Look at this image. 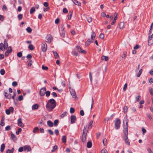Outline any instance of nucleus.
<instances>
[{
	"label": "nucleus",
	"mask_w": 153,
	"mask_h": 153,
	"mask_svg": "<svg viewBox=\"0 0 153 153\" xmlns=\"http://www.w3.org/2000/svg\"><path fill=\"white\" fill-rule=\"evenodd\" d=\"M128 120L127 117V116L126 115L123 120V124L124 125L125 123L126 126H124V135L123 137V139L124 140L125 143L127 145L129 146L130 145V143L128 137Z\"/></svg>",
	"instance_id": "obj_1"
},
{
	"label": "nucleus",
	"mask_w": 153,
	"mask_h": 153,
	"mask_svg": "<svg viewBox=\"0 0 153 153\" xmlns=\"http://www.w3.org/2000/svg\"><path fill=\"white\" fill-rule=\"evenodd\" d=\"M56 105L55 100L53 99H51L48 100L46 107L48 110L51 111L55 108Z\"/></svg>",
	"instance_id": "obj_2"
},
{
	"label": "nucleus",
	"mask_w": 153,
	"mask_h": 153,
	"mask_svg": "<svg viewBox=\"0 0 153 153\" xmlns=\"http://www.w3.org/2000/svg\"><path fill=\"white\" fill-rule=\"evenodd\" d=\"M87 128V126H85L83 129L82 136L81 139V140L83 142H84L85 141L86 137L88 132V129Z\"/></svg>",
	"instance_id": "obj_3"
},
{
	"label": "nucleus",
	"mask_w": 153,
	"mask_h": 153,
	"mask_svg": "<svg viewBox=\"0 0 153 153\" xmlns=\"http://www.w3.org/2000/svg\"><path fill=\"white\" fill-rule=\"evenodd\" d=\"M121 123L120 120L118 119H117L115 122L114 127L116 129H118L120 127V124Z\"/></svg>",
	"instance_id": "obj_4"
},
{
	"label": "nucleus",
	"mask_w": 153,
	"mask_h": 153,
	"mask_svg": "<svg viewBox=\"0 0 153 153\" xmlns=\"http://www.w3.org/2000/svg\"><path fill=\"white\" fill-rule=\"evenodd\" d=\"M70 92L71 95L74 98L76 97V95L75 90L71 88V87H69Z\"/></svg>",
	"instance_id": "obj_5"
},
{
	"label": "nucleus",
	"mask_w": 153,
	"mask_h": 153,
	"mask_svg": "<svg viewBox=\"0 0 153 153\" xmlns=\"http://www.w3.org/2000/svg\"><path fill=\"white\" fill-rule=\"evenodd\" d=\"M47 48V45L45 42H43L42 44V50L43 52L46 51Z\"/></svg>",
	"instance_id": "obj_6"
},
{
	"label": "nucleus",
	"mask_w": 153,
	"mask_h": 153,
	"mask_svg": "<svg viewBox=\"0 0 153 153\" xmlns=\"http://www.w3.org/2000/svg\"><path fill=\"white\" fill-rule=\"evenodd\" d=\"M153 43V33L149 36L148 45H151Z\"/></svg>",
	"instance_id": "obj_7"
},
{
	"label": "nucleus",
	"mask_w": 153,
	"mask_h": 153,
	"mask_svg": "<svg viewBox=\"0 0 153 153\" xmlns=\"http://www.w3.org/2000/svg\"><path fill=\"white\" fill-rule=\"evenodd\" d=\"M76 48H77V50L79 53L83 54H85L86 53V51L82 49L79 46H77Z\"/></svg>",
	"instance_id": "obj_8"
},
{
	"label": "nucleus",
	"mask_w": 153,
	"mask_h": 153,
	"mask_svg": "<svg viewBox=\"0 0 153 153\" xmlns=\"http://www.w3.org/2000/svg\"><path fill=\"white\" fill-rule=\"evenodd\" d=\"M46 91V88L43 87L42 88L40 91L39 94L41 96H42L45 95Z\"/></svg>",
	"instance_id": "obj_9"
},
{
	"label": "nucleus",
	"mask_w": 153,
	"mask_h": 153,
	"mask_svg": "<svg viewBox=\"0 0 153 153\" xmlns=\"http://www.w3.org/2000/svg\"><path fill=\"white\" fill-rule=\"evenodd\" d=\"M52 40V36L50 35H48L46 37V42H47L50 43Z\"/></svg>",
	"instance_id": "obj_10"
},
{
	"label": "nucleus",
	"mask_w": 153,
	"mask_h": 153,
	"mask_svg": "<svg viewBox=\"0 0 153 153\" xmlns=\"http://www.w3.org/2000/svg\"><path fill=\"white\" fill-rule=\"evenodd\" d=\"M71 124H73L75 122L76 120V117L75 115H72L71 117Z\"/></svg>",
	"instance_id": "obj_11"
},
{
	"label": "nucleus",
	"mask_w": 153,
	"mask_h": 153,
	"mask_svg": "<svg viewBox=\"0 0 153 153\" xmlns=\"http://www.w3.org/2000/svg\"><path fill=\"white\" fill-rule=\"evenodd\" d=\"M18 125L20 127H23L24 126L23 123L22 122V119L19 118L18 120Z\"/></svg>",
	"instance_id": "obj_12"
},
{
	"label": "nucleus",
	"mask_w": 153,
	"mask_h": 153,
	"mask_svg": "<svg viewBox=\"0 0 153 153\" xmlns=\"http://www.w3.org/2000/svg\"><path fill=\"white\" fill-rule=\"evenodd\" d=\"M31 150L30 147L28 146H25L24 147V151H27V152H29Z\"/></svg>",
	"instance_id": "obj_13"
},
{
	"label": "nucleus",
	"mask_w": 153,
	"mask_h": 153,
	"mask_svg": "<svg viewBox=\"0 0 153 153\" xmlns=\"http://www.w3.org/2000/svg\"><path fill=\"white\" fill-rule=\"evenodd\" d=\"M95 36H96V34L95 33H94V32L92 31V33H91V39H90V40L91 41H92V42H93L94 39V38L95 37Z\"/></svg>",
	"instance_id": "obj_14"
},
{
	"label": "nucleus",
	"mask_w": 153,
	"mask_h": 153,
	"mask_svg": "<svg viewBox=\"0 0 153 153\" xmlns=\"http://www.w3.org/2000/svg\"><path fill=\"white\" fill-rule=\"evenodd\" d=\"M62 31L61 33V36L62 37H64L65 36V31L64 30V28L63 26H62L61 27Z\"/></svg>",
	"instance_id": "obj_15"
},
{
	"label": "nucleus",
	"mask_w": 153,
	"mask_h": 153,
	"mask_svg": "<svg viewBox=\"0 0 153 153\" xmlns=\"http://www.w3.org/2000/svg\"><path fill=\"white\" fill-rule=\"evenodd\" d=\"M5 97L7 99H10L11 98V94H8L6 92H4Z\"/></svg>",
	"instance_id": "obj_16"
},
{
	"label": "nucleus",
	"mask_w": 153,
	"mask_h": 153,
	"mask_svg": "<svg viewBox=\"0 0 153 153\" xmlns=\"http://www.w3.org/2000/svg\"><path fill=\"white\" fill-rule=\"evenodd\" d=\"M73 3L76 5H77L78 6H80L81 5V3L80 2H79L76 0H73Z\"/></svg>",
	"instance_id": "obj_17"
},
{
	"label": "nucleus",
	"mask_w": 153,
	"mask_h": 153,
	"mask_svg": "<svg viewBox=\"0 0 153 153\" xmlns=\"http://www.w3.org/2000/svg\"><path fill=\"white\" fill-rule=\"evenodd\" d=\"M39 107V105L38 104H36L33 105L32 107V109L33 110L37 109Z\"/></svg>",
	"instance_id": "obj_18"
},
{
	"label": "nucleus",
	"mask_w": 153,
	"mask_h": 153,
	"mask_svg": "<svg viewBox=\"0 0 153 153\" xmlns=\"http://www.w3.org/2000/svg\"><path fill=\"white\" fill-rule=\"evenodd\" d=\"M53 52L55 59H57L59 58V55L56 51H53Z\"/></svg>",
	"instance_id": "obj_19"
},
{
	"label": "nucleus",
	"mask_w": 153,
	"mask_h": 153,
	"mask_svg": "<svg viewBox=\"0 0 153 153\" xmlns=\"http://www.w3.org/2000/svg\"><path fill=\"white\" fill-rule=\"evenodd\" d=\"M4 49H7L8 47V43L6 39L4 40Z\"/></svg>",
	"instance_id": "obj_20"
},
{
	"label": "nucleus",
	"mask_w": 153,
	"mask_h": 153,
	"mask_svg": "<svg viewBox=\"0 0 153 153\" xmlns=\"http://www.w3.org/2000/svg\"><path fill=\"white\" fill-rule=\"evenodd\" d=\"M124 23L123 22H121L119 24V28L120 29L123 28L124 27Z\"/></svg>",
	"instance_id": "obj_21"
},
{
	"label": "nucleus",
	"mask_w": 153,
	"mask_h": 153,
	"mask_svg": "<svg viewBox=\"0 0 153 153\" xmlns=\"http://www.w3.org/2000/svg\"><path fill=\"white\" fill-rule=\"evenodd\" d=\"M101 59L102 60H105L106 61H107L108 60V56H102L101 57Z\"/></svg>",
	"instance_id": "obj_22"
},
{
	"label": "nucleus",
	"mask_w": 153,
	"mask_h": 153,
	"mask_svg": "<svg viewBox=\"0 0 153 153\" xmlns=\"http://www.w3.org/2000/svg\"><path fill=\"white\" fill-rule=\"evenodd\" d=\"M47 124L50 127H52L53 126V123L50 120L47 121Z\"/></svg>",
	"instance_id": "obj_23"
},
{
	"label": "nucleus",
	"mask_w": 153,
	"mask_h": 153,
	"mask_svg": "<svg viewBox=\"0 0 153 153\" xmlns=\"http://www.w3.org/2000/svg\"><path fill=\"white\" fill-rule=\"evenodd\" d=\"M5 147V145L4 144H2L0 148V151L1 152H3Z\"/></svg>",
	"instance_id": "obj_24"
},
{
	"label": "nucleus",
	"mask_w": 153,
	"mask_h": 153,
	"mask_svg": "<svg viewBox=\"0 0 153 153\" xmlns=\"http://www.w3.org/2000/svg\"><path fill=\"white\" fill-rule=\"evenodd\" d=\"M92 42V41L90 40V39H88L85 42V45L86 46H88L89 45L90 43Z\"/></svg>",
	"instance_id": "obj_25"
},
{
	"label": "nucleus",
	"mask_w": 153,
	"mask_h": 153,
	"mask_svg": "<svg viewBox=\"0 0 153 153\" xmlns=\"http://www.w3.org/2000/svg\"><path fill=\"white\" fill-rule=\"evenodd\" d=\"M0 50L3 51L5 50L4 49V44L2 43L0 44Z\"/></svg>",
	"instance_id": "obj_26"
},
{
	"label": "nucleus",
	"mask_w": 153,
	"mask_h": 153,
	"mask_svg": "<svg viewBox=\"0 0 153 153\" xmlns=\"http://www.w3.org/2000/svg\"><path fill=\"white\" fill-rule=\"evenodd\" d=\"M62 141L63 143H65L66 142V137L65 136H63L62 137Z\"/></svg>",
	"instance_id": "obj_27"
},
{
	"label": "nucleus",
	"mask_w": 153,
	"mask_h": 153,
	"mask_svg": "<svg viewBox=\"0 0 153 153\" xmlns=\"http://www.w3.org/2000/svg\"><path fill=\"white\" fill-rule=\"evenodd\" d=\"M92 144L91 141H88L87 143V146L88 148H90L92 146Z\"/></svg>",
	"instance_id": "obj_28"
},
{
	"label": "nucleus",
	"mask_w": 153,
	"mask_h": 153,
	"mask_svg": "<svg viewBox=\"0 0 153 153\" xmlns=\"http://www.w3.org/2000/svg\"><path fill=\"white\" fill-rule=\"evenodd\" d=\"M14 150L13 148H12L11 150L8 149L6 151V153H13Z\"/></svg>",
	"instance_id": "obj_29"
},
{
	"label": "nucleus",
	"mask_w": 153,
	"mask_h": 153,
	"mask_svg": "<svg viewBox=\"0 0 153 153\" xmlns=\"http://www.w3.org/2000/svg\"><path fill=\"white\" fill-rule=\"evenodd\" d=\"M35 11V9L34 7H32L30 10V13L31 14L33 13Z\"/></svg>",
	"instance_id": "obj_30"
},
{
	"label": "nucleus",
	"mask_w": 153,
	"mask_h": 153,
	"mask_svg": "<svg viewBox=\"0 0 153 153\" xmlns=\"http://www.w3.org/2000/svg\"><path fill=\"white\" fill-rule=\"evenodd\" d=\"M72 11H71L69 12V13L68 14V19L69 20L71 19L72 15Z\"/></svg>",
	"instance_id": "obj_31"
},
{
	"label": "nucleus",
	"mask_w": 153,
	"mask_h": 153,
	"mask_svg": "<svg viewBox=\"0 0 153 153\" xmlns=\"http://www.w3.org/2000/svg\"><path fill=\"white\" fill-rule=\"evenodd\" d=\"M11 137L12 138L13 140H16V138L15 135L13 133L11 134Z\"/></svg>",
	"instance_id": "obj_32"
},
{
	"label": "nucleus",
	"mask_w": 153,
	"mask_h": 153,
	"mask_svg": "<svg viewBox=\"0 0 153 153\" xmlns=\"http://www.w3.org/2000/svg\"><path fill=\"white\" fill-rule=\"evenodd\" d=\"M39 129V128L36 127H35V128H34L33 130V132L35 133H36L37 131H38V130Z\"/></svg>",
	"instance_id": "obj_33"
},
{
	"label": "nucleus",
	"mask_w": 153,
	"mask_h": 153,
	"mask_svg": "<svg viewBox=\"0 0 153 153\" xmlns=\"http://www.w3.org/2000/svg\"><path fill=\"white\" fill-rule=\"evenodd\" d=\"M59 123V120H54L53 124V125L54 126H57Z\"/></svg>",
	"instance_id": "obj_34"
},
{
	"label": "nucleus",
	"mask_w": 153,
	"mask_h": 153,
	"mask_svg": "<svg viewBox=\"0 0 153 153\" xmlns=\"http://www.w3.org/2000/svg\"><path fill=\"white\" fill-rule=\"evenodd\" d=\"M27 31L29 33H31L32 32V30L30 27H28L26 29Z\"/></svg>",
	"instance_id": "obj_35"
},
{
	"label": "nucleus",
	"mask_w": 153,
	"mask_h": 153,
	"mask_svg": "<svg viewBox=\"0 0 153 153\" xmlns=\"http://www.w3.org/2000/svg\"><path fill=\"white\" fill-rule=\"evenodd\" d=\"M28 48L31 51L33 50L34 49L33 45L32 44H30L28 47Z\"/></svg>",
	"instance_id": "obj_36"
},
{
	"label": "nucleus",
	"mask_w": 153,
	"mask_h": 153,
	"mask_svg": "<svg viewBox=\"0 0 153 153\" xmlns=\"http://www.w3.org/2000/svg\"><path fill=\"white\" fill-rule=\"evenodd\" d=\"M42 69L43 70L47 71L48 69V68L47 66H45L44 65H42Z\"/></svg>",
	"instance_id": "obj_37"
},
{
	"label": "nucleus",
	"mask_w": 153,
	"mask_h": 153,
	"mask_svg": "<svg viewBox=\"0 0 153 153\" xmlns=\"http://www.w3.org/2000/svg\"><path fill=\"white\" fill-rule=\"evenodd\" d=\"M67 112L66 111H65L61 114L60 117L62 118L64 117L65 116L67 115Z\"/></svg>",
	"instance_id": "obj_38"
},
{
	"label": "nucleus",
	"mask_w": 153,
	"mask_h": 153,
	"mask_svg": "<svg viewBox=\"0 0 153 153\" xmlns=\"http://www.w3.org/2000/svg\"><path fill=\"white\" fill-rule=\"evenodd\" d=\"M93 123V121L91 120V121L89 123V126H88V128H92V124Z\"/></svg>",
	"instance_id": "obj_39"
},
{
	"label": "nucleus",
	"mask_w": 153,
	"mask_h": 153,
	"mask_svg": "<svg viewBox=\"0 0 153 153\" xmlns=\"http://www.w3.org/2000/svg\"><path fill=\"white\" fill-rule=\"evenodd\" d=\"M142 71H143V70L142 69H141L139 70V71L138 72V73L137 75V76L138 77H139L140 76V75L141 74L142 72Z\"/></svg>",
	"instance_id": "obj_40"
},
{
	"label": "nucleus",
	"mask_w": 153,
	"mask_h": 153,
	"mask_svg": "<svg viewBox=\"0 0 153 153\" xmlns=\"http://www.w3.org/2000/svg\"><path fill=\"white\" fill-rule=\"evenodd\" d=\"M22 53L21 52H19L17 53V56L19 57H21L22 56Z\"/></svg>",
	"instance_id": "obj_41"
},
{
	"label": "nucleus",
	"mask_w": 153,
	"mask_h": 153,
	"mask_svg": "<svg viewBox=\"0 0 153 153\" xmlns=\"http://www.w3.org/2000/svg\"><path fill=\"white\" fill-rule=\"evenodd\" d=\"M87 20L88 22L90 23L92 22V18L91 17H89L87 18Z\"/></svg>",
	"instance_id": "obj_42"
},
{
	"label": "nucleus",
	"mask_w": 153,
	"mask_h": 153,
	"mask_svg": "<svg viewBox=\"0 0 153 153\" xmlns=\"http://www.w3.org/2000/svg\"><path fill=\"white\" fill-rule=\"evenodd\" d=\"M46 95L47 97H49L50 94V92L49 91H46L45 92Z\"/></svg>",
	"instance_id": "obj_43"
},
{
	"label": "nucleus",
	"mask_w": 153,
	"mask_h": 153,
	"mask_svg": "<svg viewBox=\"0 0 153 153\" xmlns=\"http://www.w3.org/2000/svg\"><path fill=\"white\" fill-rule=\"evenodd\" d=\"M5 73V70L4 69H1L0 71V74L2 75H4Z\"/></svg>",
	"instance_id": "obj_44"
},
{
	"label": "nucleus",
	"mask_w": 153,
	"mask_h": 153,
	"mask_svg": "<svg viewBox=\"0 0 153 153\" xmlns=\"http://www.w3.org/2000/svg\"><path fill=\"white\" fill-rule=\"evenodd\" d=\"M75 111V109L73 108H70V112L71 113H73Z\"/></svg>",
	"instance_id": "obj_45"
},
{
	"label": "nucleus",
	"mask_w": 153,
	"mask_h": 153,
	"mask_svg": "<svg viewBox=\"0 0 153 153\" xmlns=\"http://www.w3.org/2000/svg\"><path fill=\"white\" fill-rule=\"evenodd\" d=\"M18 18L19 20H20L22 19L23 17V15L22 14H19L18 16Z\"/></svg>",
	"instance_id": "obj_46"
},
{
	"label": "nucleus",
	"mask_w": 153,
	"mask_h": 153,
	"mask_svg": "<svg viewBox=\"0 0 153 153\" xmlns=\"http://www.w3.org/2000/svg\"><path fill=\"white\" fill-rule=\"evenodd\" d=\"M103 144L104 146H105L107 145V140L105 138L104 139L103 141Z\"/></svg>",
	"instance_id": "obj_47"
},
{
	"label": "nucleus",
	"mask_w": 153,
	"mask_h": 153,
	"mask_svg": "<svg viewBox=\"0 0 153 153\" xmlns=\"http://www.w3.org/2000/svg\"><path fill=\"white\" fill-rule=\"evenodd\" d=\"M5 125V123L4 122V120L2 119L1 120L0 125L1 126H4Z\"/></svg>",
	"instance_id": "obj_48"
},
{
	"label": "nucleus",
	"mask_w": 153,
	"mask_h": 153,
	"mask_svg": "<svg viewBox=\"0 0 153 153\" xmlns=\"http://www.w3.org/2000/svg\"><path fill=\"white\" fill-rule=\"evenodd\" d=\"M127 53L126 52H124L123 54L122 55V57L123 58H125L126 57Z\"/></svg>",
	"instance_id": "obj_49"
},
{
	"label": "nucleus",
	"mask_w": 153,
	"mask_h": 153,
	"mask_svg": "<svg viewBox=\"0 0 153 153\" xmlns=\"http://www.w3.org/2000/svg\"><path fill=\"white\" fill-rule=\"evenodd\" d=\"M128 107L126 106H125L123 108V111L124 113H126L127 111Z\"/></svg>",
	"instance_id": "obj_50"
},
{
	"label": "nucleus",
	"mask_w": 153,
	"mask_h": 153,
	"mask_svg": "<svg viewBox=\"0 0 153 153\" xmlns=\"http://www.w3.org/2000/svg\"><path fill=\"white\" fill-rule=\"evenodd\" d=\"M22 129L21 128H19L18 129V131H16V134L17 135H19V132L22 131Z\"/></svg>",
	"instance_id": "obj_51"
},
{
	"label": "nucleus",
	"mask_w": 153,
	"mask_h": 153,
	"mask_svg": "<svg viewBox=\"0 0 153 153\" xmlns=\"http://www.w3.org/2000/svg\"><path fill=\"white\" fill-rule=\"evenodd\" d=\"M140 97H141L140 95H138V96H136L135 97L136 101L137 102L139 100V99L140 98Z\"/></svg>",
	"instance_id": "obj_52"
},
{
	"label": "nucleus",
	"mask_w": 153,
	"mask_h": 153,
	"mask_svg": "<svg viewBox=\"0 0 153 153\" xmlns=\"http://www.w3.org/2000/svg\"><path fill=\"white\" fill-rule=\"evenodd\" d=\"M57 148V146L56 145L54 146H53V149L51 150V152H54L56 150Z\"/></svg>",
	"instance_id": "obj_53"
},
{
	"label": "nucleus",
	"mask_w": 153,
	"mask_h": 153,
	"mask_svg": "<svg viewBox=\"0 0 153 153\" xmlns=\"http://www.w3.org/2000/svg\"><path fill=\"white\" fill-rule=\"evenodd\" d=\"M101 153H108L107 151L105 149H103L101 151Z\"/></svg>",
	"instance_id": "obj_54"
},
{
	"label": "nucleus",
	"mask_w": 153,
	"mask_h": 153,
	"mask_svg": "<svg viewBox=\"0 0 153 153\" xmlns=\"http://www.w3.org/2000/svg\"><path fill=\"white\" fill-rule=\"evenodd\" d=\"M48 132L50 135H53V131L51 129L48 130Z\"/></svg>",
	"instance_id": "obj_55"
},
{
	"label": "nucleus",
	"mask_w": 153,
	"mask_h": 153,
	"mask_svg": "<svg viewBox=\"0 0 153 153\" xmlns=\"http://www.w3.org/2000/svg\"><path fill=\"white\" fill-rule=\"evenodd\" d=\"M104 37V35L103 33H101L99 35V37L103 39Z\"/></svg>",
	"instance_id": "obj_56"
},
{
	"label": "nucleus",
	"mask_w": 153,
	"mask_h": 153,
	"mask_svg": "<svg viewBox=\"0 0 153 153\" xmlns=\"http://www.w3.org/2000/svg\"><path fill=\"white\" fill-rule=\"evenodd\" d=\"M142 131L143 132V134H144L146 132V131L145 129L144 128L142 127Z\"/></svg>",
	"instance_id": "obj_57"
},
{
	"label": "nucleus",
	"mask_w": 153,
	"mask_h": 153,
	"mask_svg": "<svg viewBox=\"0 0 153 153\" xmlns=\"http://www.w3.org/2000/svg\"><path fill=\"white\" fill-rule=\"evenodd\" d=\"M55 22L56 24H58L59 23V18H57L55 20Z\"/></svg>",
	"instance_id": "obj_58"
},
{
	"label": "nucleus",
	"mask_w": 153,
	"mask_h": 153,
	"mask_svg": "<svg viewBox=\"0 0 153 153\" xmlns=\"http://www.w3.org/2000/svg\"><path fill=\"white\" fill-rule=\"evenodd\" d=\"M5 112L7 114L9 115L10 113V112L8 109H6L5 111Z\"/></svg>",
	"instance_id": "obj_59"
},
{
	"label": "nucleus",
	"mask_w": 153,
	"mask_h": 153,
	"mask_svg": "<svg viewBox=\"0 0 153 153\" xmlns=\"http://www.w3.org/2000/svg\"><path fill=\"white\" fill-rule=\"evenodd\" d=\"M54 132L57 135L59 134V131L57 129H56L55 130Z\"/></svg>",
	"instance_id": "obj_60"
},
{
	"label": "nucleus",
	"mask_w": 153,
	"mask_h": 153,
	"mask_svg": "<svg viewBox=\"0 0 153 153\" xmlns=\"http://www.w3.org/2000/svg\"><path fill=\"white\" fill-rule=\"evenodd\" d=\"M63 12L64 13H67L68 12L67 9L66 8H64L63 10Z\"/></svg>",
	"instance_id": "obj_61"
},
{
	"label": "nucleus",
	"mask_w": 153,
	"mask_h": 153,
	"mask_svg": "<svg viewBox=\"0 0 153 153\" xmlns=\"http://www.w3.org/2000/svg\"><path fill=\"white\" fill-rule=\"evenodd\" d=\"M28 61H29V63H28V65L29 66H31L32 63V61H31V59H29Z\"/></svg>",
	"instance_id": "obj_62"
},
{
	"label": "nucleus",
	"mask_w": 153,
	"mask_h": 153,
	"mask_svg": "<svg viewBox=\"0 0 153 153\" xmlns=\"http://www.w3.org/2000/svg\"><path fill=\"white\" fill-rule=\"evenodd\" d=\"M12 84L13 86H16L17 85V83L16 81H14L13 82Z\"/></svg>",
	"instance_id": "obj_63"
},
{
	"label": "nucleus",
	"mask_w": 153,
	"mask_h": 153,
	"mask_svg": "<svg viewBox=\"0 0 153 153\" xmlns=\"http://www.w3.org/2000/svg\"><path fill=\"white\" fill-rule=\"evenodd\" d=\"M149 91L150 94L152 95H153V91L152 88H149Z\"/></svg>",
	"instance_id": "obj_64"
}]
</instances>
